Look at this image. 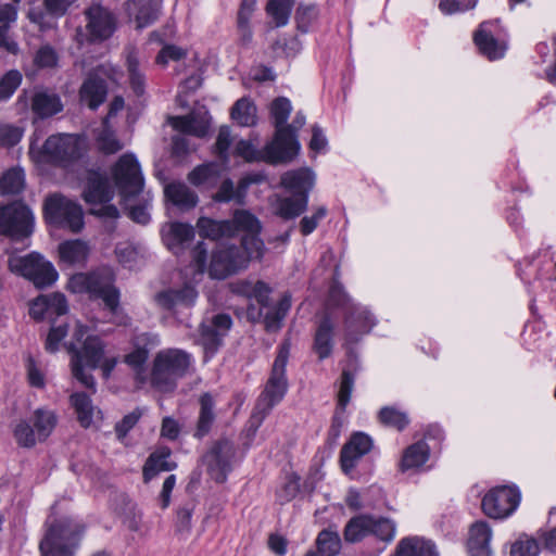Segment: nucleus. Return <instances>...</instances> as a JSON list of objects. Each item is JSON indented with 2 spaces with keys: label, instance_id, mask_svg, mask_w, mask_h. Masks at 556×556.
I'll return each instance as SVG.
<instances>
[{
  "label": "nucleus",
  "instance_id": "nucleus-1",
  "mask_svg": "<svg viewBox=\"0 0 556 556\" xmlns=\"http://www.w3.org/2000/svg\"><path fill=\"white\" fill-rule=\"evenodd\" d=\"M87 327L77 324L73 333V340L66 348L72 354L71 369L73 377L78 380L84 387L96 392V381L91 374L86 371L84 363L87 368L96 369L101 368L102 375L105 379L111 376V372L117 364L116 357L103 358L104 345L99 337L87 336Z\"/></svg>",
  "mask_w": 556,
  "mask_h": 556
},
{
  "label": "nucleus",
  "instance_id": "nucleus-2",
  "mask_svg": "<svg viewBox=\"0 0 556 556\" xmlns=\"http://www.w3.org/2000/svg\"><path fill=\"white\" fill-rule=\"evenodd\" d=\"M291 110V102L287 98L280 97L271 102L270 115L276 132L274 139L265 146V154L271 164L290 162L300 150L291 126H286Z\"/></svg>",
  "mask_w": 556,
  "mask_h": 556
},
{
  "label": "nucleus",
  "instance_id": "nucleus-3",
  "mask_svg": "<svg viewBox=\"0 0 556 556\" xmlns=\"http://www.w3.org/2000/svg\"><path fill=\"white\" fill-rule=\"evenodd\" d=\"M289 356L290 342L289 340H285L279 345L269 377L255 405L254 417L258 418L260 422L264 420L274 406L282 401L288 391L289 383L286 375V367Z\"/></svg>",
  "mask_w": 556,
  "mask_h": 556
},
{
  "label": "nucleus",
  "instance_id": "nucleus-4",
  "mask_svg": "<svg viewBox=\"0 0 556 556\" xmlns=\"http://www.w3.org/2000/svg\"><path fill=\"white\" fill-rule=\"evenodd\" d=\"M190 355L179 349L160 351L153 362L151 386L163 393L173 392L177 381L190 370Z\"/></svg>",
  "mask_w": 556,
  "mask_h": 556
},
{
  "label": "nucleus",
  "instance_id": "nucleus-5",
  "mask_svg": "<svg viewBox=\"0 0 556 556\" xmlns=\"http://www.w3.org/2000/svg\"><path fill=\"white\" fill-rule=\"evenodd\" d=\"M77 279L85 286L90 298L103 301L104 307L112 315V323L118 326L129 324V317L124 313L119 304L121 293L114 286V276L109 269L80 275Z\"/></svg>",
  "mask_w": 556,
  "mask_h": 556
},
{
  "label": "nucleus",
  "instance_id": "nucleus-6",
  "mask_svg": "<svg viewBox=\"0 0 556 556\" xmlns=\"http://www.w3.org/2000/svg\"><path fill=\"white\" fill-rule=\"evenodd\" d=\"M84 527L68 518L55 520L51 523L46 535L40 541L41 556H75Z\"/></svg>",
  "mask_w": 556,
  "mask_h": 556
},
{
  "label": "nucleus",
  "instance_id": "nucleus-7",
  "mask_svg": "<svg viewBox=\"0 0 556 556\" xmlns=\"http://www.w3.org/2000/svg\"><path fill=\"white\" fill-rule=\"evenodd\" d=\"M35 226L34 214L22 201L0 204V233L13 241L28 238Z\"/></svg>",
  "mask_w": 556,
  "mask_h": 556
},
{
  "label": "nucleus",
  "instance_id": "nucleus-8",
  "mask_svg": "<svg viewBox=\"0 0 556 556\" xmlns=\"http://www.w3.org/2000/svg\"><path fill=\"white\" fill-rule=\"evenodd\" d=\"M8 266L12 273L30 280L37 288L49 287L58 279L53 265L36 252L25 256H11Z\"/></svg>",
  "mask_w": 556,
  "mask_h": 556
},
{
  "label": "nucleus",
  "instance_id": "nucleus-9",
  "mask_svg": "<svg viewBox=\"0 0 556 556\" xmlns=\"http://www.w3.org/2000/svg\"><path fill=\"white\" fill-rule=\"evenodd\" d=\"M46 219L59 227L79 232L84 228V213L79 204L61 194L49 195L43 204Z\"/></svg>",
  "mask_w": 556,
  "mask_h": 556
},
{
  "label": "nucleus",
  "instance_id": "nucleus-10",
  "mask_svg": "<svg viewBox=\"0 0 556 556\" xmlns=\"http://www.w3.org/2000/svg\"><path fill=\"white\" fill-rule=\"evenodd\" d=\"M41 162L67 166L83 155L81 141L73 135H52L38 151Z\"/></svg>",
  "mask_w": 556,
  "mask_h": 556
},
{
  "label": "nucleus",
  "instance_id": "nucleus-11",
  "mask_svg": "<svg viewBox=\"0 0 556 556\" xmlns=\"http://www.w3.org/2000/svg\"><path fill=\"white\" fill-rule=\"evenodd\" d=\"M113 177L125 201L139 194L143 188V177L136 157L126 153L117 161Z\"/></svg>",
  "mask_w": 556,
  "mask_h": 556
},
{
  "label": "nucleus",
  "instance_id": "nucleus-12",
  "mask_svg": "<svg viewBox=\"0 0 556 556\" xmlns=\"http://www.w3.org/2000/svg\"><path fill=\"white\" fill-rule=\"evenodd\" d=\"M236 448L233 443L222 438L213 442L210 450L202 456V462L206 466L211 477L217 482L223 483L231 470V460Z\"/></svg>",
  "mask_w": 556,
  "mask_h": 556
},
{
  "label": "nucleus",
  "instance_id": "nucleus-13",
  "mask_svg": "<svg viewBox=\"0 0 556 556\" xmlns=\"http://www.w3.org/2000/svg\"><path fill=\"white\" fill-rule=\"evenodd\" d=\"M247 265L248 257L241 252L239 247H219L212 254L208 273L213 278L225 279L229 275L245 268Z\"/></svg>",
  "mask_w": 556,
  "mask_h": 556
},
{
  "label": "nucleus",
  "instance_id": "nucleus-14",
  "mask_svg": "<svg viewBox=\"0 0 556 556\" xmlns=\"http://www.w3.org/2000/svg\"><path fill=\"white\" fill-rule=\"evenodd\" d=\"M520 493L510 486H500L490 491L482 500V509L491 518L508 517L517 508Z\"/></svg>",
  "mask_w": 556,
  "mask_h": 556
},
{
  "label": "nucleus",
  "instance_id": "nucleus-15",
  "mask_svg": "<svg viewBox=\"0 0 556 556\" xmlns=\"http://www.w3.org/2000/svg\"><path fill=\"white\" fill-rule=\"evenodd\" d=\"M85 16L86 28L91 41L105 40L115 31L116 18L108 8L93 4L85 10Z\"/></svg>",
  "mask_w": 556,
  "mask_h": 556
},
{
  "label": "nucleus",
  "instance_id": "nucleus-16",
  "mask_svg": "<svg viewBox=\"0 0 556 556\" xmlns=\"http://www.w3.org/2000/svg\"><path fill=\"white\" fill-rule=\"evenodd\" d=\"M372 448L371 438L364 432H355L342 446L340 452V464L344 473H350L358 460Z\"/></svg>",
  "mask_w": 556,
  "mask_h": 556
},
{
  "label": "nucleus",
  "instance_id": "nucleus-17",
  "mask_svg": "<svg viewBox=\"0 0 556 556\" xmlns=\"http://www.w3.org/2000/svg\"><path fill=\"white\" fill-rule=\"evenodd\" d=\"M30 109L37 118L45 119L61 113L64 105L54 90L36 87L30 97Z\"/></svg>",
  "mask_w": 556,
  "mask_h": 556
},
{
  "label": "nucleus",
  "instance_id": "nucleus-18",
  "mask_svg": "<svg viewBox=\"0 0 556 556\" xmlns=\"http://www.w3.org/2000/svg\"><path fill=\"white\" fill-rule=\"evenodd\" d=\"M124 10L136 28L142 29L153 24L161 14V3L156 0H128Z\"/></svg>",
  "mask_w": 556,
  "mask_h": 556
},
{
  "label": "nucleus",
  "instance_id": "nucleus-19",
  "mask_svg": "<svg viewBox=\"0 0 556 556\" xmlns=\"http://www.w3.org/2000/svg\"><path fill=\"white\" fill-rule=\"evenodd\" d=\"M210 119L208 112L204 108H201L193 110L190 114L185 116L169 117V124L179 132L201 138L208 131Z\"/></svg>",
  "mask_w": 556,
  "mask_h": 556
},
{
  "label": "nucleus",
  "instance_id": "nucleus-20",
  "mask_svg": "<svg viewBox=\"0 0 556 556\" xmlns=\"http://www.w3.org/2000/svg\"><path fill=\"white\" fill-rule=\"evenodd\" d=\"M198 298L197 290L189 285L180 289H165L154 294L155 304L167 311H174L178 306L189 307L194 304Z\"/></svg>",
  "mask_w": 556,
  "mask_h": 556
},
{
  "label": "nucleus",
  "instance_id": "nucleus-21",
  "mask_svg": "<svg viewBox=\"0 0 556 556\" xmlns=\"http://www.w3.org/2000/svg\"><path fill=\"white\" fill-rule=\"evenodd\" d=\"M86 180L83 197L87 203H108L113 199L114 190L106 176L97 170H89Z\"/></svg>",
  "mask_w": 556,
  "mask_h": 556
},
{
  "label": "nucleus",
  "instance_id": "nucleus-22",
  "mask_svg": "<svg viewBox=\"0 0 556 556\" xmlns=\"http://www.w3.org/2000/svg\"><path fill=\"white\" fill-rule=\"evenodd\" d=\"M344 326L348 340L355 342L371 329L374 319L366 308L353 304L345 311Z\"/></svg>",
  "mask_w": 556,
  "mask_h": 556
},
{
  "label": "nucleus",
  "instance_id": "nucleus-23",
  "mask_svg": "<svg viewBox=\"0 0 556 556\" xmlns=\"http://www.w3.org/2000/svg\"><path fill=\"white\" fill-rule=\"evenodd\" d=\"M106 94V83L97 74V71L88 75L79 90L81 102L91 110H97L105 101Z\"/></svg>",
  "mask_w": 556,
  "mask_h": 556
},
{
  "label": "nucleus",
  "instance_id": "nucleus-24",
  "mask_svg": "<svg viewBox=\"0 0 556 556\" xmlns=\"http://www.w3.org/2000/svg\"><path fill=\"white\" fill-rule=\"evenodd\" d=\"M491 538L492 530L485 521H477L471 525L467 542L470 556H492Z\"/></svg>",
  "mask_w": 556,
  "mask_h": 556
},
{
  "label": "nucleus",
  "instance_id": "nucleus-25",
  "mask_svg": "<svg viewBox=\"0 0 556 556\" xmlns=\"http://www.w3.org/2000/svg\"><path fill=\"white\" fill-rule=\"evenodd\" d=\"M315 182V176L308 168L289 170L281 176V186L292 191L295 195H308Z\"/></svg>",
  "mask_w": 556,
  "mask_h": 556
},
{
  "label": "nucleus",
  "instance_id": "nucleus-26",
  "mask_svg": "<svg viewBox=\"0 0 556 556\" xmlns=\"http://www.w3.org/2000/svg\"><path fill=\"white\" fill-rule=\"evenodd\" d=\"M334 324L329 315H325L316 329L313 350L320 361L330 356L333 348Z\"/></svg>",
  "mask_w": 556,
  "mask_h": 556
},
{
  "label": "nucleus",
  "instance_id": "nucleus-27",
  "mask_svg": "<svg viewBox=\"0 0 556 556\" xmlns=\"http://www.w3.org/2000/svg\"><path fill=\"white\" fill-rule=\"evenodd\" d=\"M486 25V22L480 24L473 35V41L479 51L489 60L501 59L505 53L506 47L504 43L498 42L493 35L488 31Z\"/></svg>",
  "mask_w": 556,
  "mask_h": 556
},
{
  "label": "nucleus",
  "instance_id": "nucleus-28",
  "mask_svg": "<svg viewBox=\"0 0 556 556\" xmlns=\"http://www.w3.org/2000/svg\"><path fill=\"white\" fill-rule=\"evenodd\" d=\"M199 416L193 435L197 439H202L210 433L216 418L214 412L215 401L212 394L208 392L203 393L199 397Z\"/></svg>",
  "mask_w": 556,
  "mask_h": 556
},
{
  "label": "nucleus",
  "instance_id": "nucleus-29",
  "mask_svg": "<svg viewBox=\"0 0 556 556\" xmlns=\"http://www.w3.org/2000/svg\"><path fill=\"white\" fill-rule=\"evenodd\" d=\"M193 236L194 230L190 225L173 223L169 225L168 231L164 235V242L172 252L179 254L180 251L191 242Z\"/></svg>",
  "mask_w": 556,
  "mask_h": 556
},
{
  "label": "nucleus",
  "instance_id": "nucleus-30",
  "mask_svg": "<svg viewBox=\"0 0 556 556\" xmlns=\"http://www.w3.org/2000/svg\"><path fill=\"white\" fill-rule=\"evenodd\" d=\"M307 194L302 197H276L274 212L283 219H293L300 216L307 207Z\"/></svg>",
  "mask_w": 556,
  "mask_h": 556
},
{
  "label": "nucleus",
  "instance_id": "nucleus-31",
  "mask_svg": "<svg viewBox=\"0 0 556 556\" xmlns=\"http://www.w3.org/2000/svg\"><path fill=\"white\" fill-rule=\"evenodd\" d=\"M165 197L177 207L188 211L198 203V195L182 182H172L165 187Z\"/></svg>",
  "mask_w": 556,
  "mask_h": 556
},
{
  "label": "nucleus",
  "instance_id": "nucleus-32",
  "mask_svg": "<svg viewBox=\"0 0 556 556\" xmlns=\"http://www.w3.org/2000/svg\"><path fill=\"white\" fill-rule=\"evenodd\" d=\"M169 448H162L152 453L143 466V480L149 482L161 471H170L176 468V463L169 462Z\"/></svg>",
  "mask_w": 556,
  "mask_h": 556
},
{
  "label": "nucleus",
  "instance_id": "nucleus-33",
  "mask_svg": "<svg viewBox=\"0 0 556 556\" xmlns=\"http://www.w3.org/2000/svg\"><path fill=\"white\" fill-rule=\"evenodd\" d=\"M395 556H438V553L430 541L415 536L401 540Z\"/></svg>",
  "mask_w": 556,
  "mask_h": 556
},
{
  "label": "nucleus",
  "instance_id": "nucleus-34",
  "mask_svg": "<svg viewBox=\"0 0 556 556\" xmlns=\"http://www.w3.org/2000/svg\"><path fill=\"white\" fill-rule=\"evenodd\" d=\"M370 526L372 525V516L357 515L351 518L344 527L343 538L348 543H357L370 535Z\"/></svg>",
  "mask_w": 556,
  "mask_h": 556
},
{
  "label": "nucleus",
  "instance_id": "nucleus-35",
  "mask_svg": "<svg viewBox=\"0 0 556 556\" xmlns=\"http://www.w3.org/2000/svg\"><path fill=\"white\" fill-rule=\"evenodd\" d=\"M59 254L62 262L68 265H79L86 262L89 248L79 239L68 240L59 245Z\"/></svg>",
  "mask_w": 556,
  "mask_h": 556
},
{
  "label": "nucleus",
  "instance_id": "nucleus-36",
  "mask_svg": "<svg viewBox=\"0 0 556 556\" xmlns=\"http://www.w3.org/2000/svg\"><path fill=\"white\" fill-rule=\"evenodd\" d=\"M197 228L201 237L212 240L232 236V223L230 220L217 222L201 217L197 223Z\"/></svg>",
  "mask_w": 556,
  "mask_h": 556
},
{
  "label": "nucleus",
  "instance_id": "nucleus-37",
  "mask_svg": "<svg viewBox=\"0 0 556 556\" xmlns=\"http://www.w3.org/2000/svg\"><path fill=\"white\" fill-rule=\"evenodd\" d=\"M429 458V446L419 441L408 446L402 457L401 470L406 471L409 469L422 466Z\"/></svg>",
  "mask_w": 556,
  "mask_h": 556
},
{
  "label": "nucleus",
  "instance_id": "nucleus-38",
  "mask_svg": "<svg viewBox=\"0 0 556 556\" xmlns=\"http://www.w3.org/2000/svg\"><path fill=\"white\" fill-rule=\"evenodd\" d=\"M126 61L130 88L137 97H140L144 93L147 79L140 68L137 52L135 50L129 51Z\"/></svg>",
  "mask_w": 556,
  "mask_h": 556
},
{
  "label": "nucleus",
  "instance_id": "nucleus-39",
  "mask_svg": "<svg viewBox=\"0 0 556 556\" xmlns=\"http://www.w3.org/2000/svg\"><path fill=\"white\" fill-rule=\"evenodd\" d=\"M230 222L232 223V235L236 231H242L244 235H260L262 230L258 218L247 210L235 211Z\"/></svg>",
  "mask_w": 556,
  "mask_h": 556
},
{
  "label": "nucleus",
  "instance_id": "nucleus-40",
  "mask_svg": "<svg viewBox=\"0 0 556 556\" xmlns=\"http://www.w3.org/2000/svg\"><path fill=\"white\" fill-rule=\"evenodd\" d=\"M71 404L74 407L77 419L84 428H88L92 424L94 406L90 397L83 392L71 395Z\"/></svg>",
  "mask_w": 556,
  "mask_h": 556
},
{
  "label": "nucleus",
  "instance_id": "nucleus-41",
  "mask_svg": "<svg viewBox=\"0 0 556 556\" xmlns=\"http://www.w3.org/2000/svg\"><path fill=\"white\" fill-rule=\"evenodd\" d=\"M231 117L241 126L256 123V106L247 98L239 99L231 109Z\"/></svg>",
  "mask_w": 556,
  "mask_h": 556
},
{
  "label": "nucleus",
  "instance_id": "nucleus-42",
  "mask_svg": "<svg viewBox=\"0 0 556 556\" xmlns=\"http://www.w3.org/2000/svg\"><path fill=\"white\" fill-rule=\"evenodd\" d=\"M25 188V174L21 168H11L0 178L2 194H18Z\"/></svg>",
  "mask_w": 556,
  "mask_h": 556
},
{
  "label": "nucleus",
  "instance_id": "nucleus-43",
  "mask_svg": "<svg viewBox=\"0 0 556 556\" xmlns=\"http://www.w3.org/2000/svg\"><path fill=\"white\" fill-rule=\"evenodd\" d=\"M295 0H269L266 5L267 14L275 21L276 26L288 24Z\"/></svg>",
  "mask_w": 556,
  "mask_h": 556
},
{
  "label": "nucleus",
  "instance_id": "nucleus-44",
  "mask_svg": "<svg viewBox=\"0 0 556 556\" xmlns=\"http://www.w3.org/2000/svg\"><path fill=\"white\" fill-rule=\"evenodd\" d=\"M318 553L323 556H334L341 549V539L337 531L323 530L316 540Z\"/></svg>",
  "mask_w": 556,
  "mask_h": 556
},
{
  "label": "nucleus",
  "instance_id": "nucleus-45",
  "mask_svg": "<svg viewBox=\"0 0 556 556\" xmlns=\"http://www.w3.org/2000/svg\"><path fill=\"white\" fill-rule=\"evenodd\" d=\"M99 150L105 154H114L123 149V143L116 138L115 134L108 125V118L102 123V129L97 136Z\"/></svg>",
  "mask_w": 556,
  "mask_h": 556
},
{
  "label": "nucleus",
  "instance_id": "nucleus-46",
  "mask_svg": "<svg viewBox=\"0 0 556 556\" xmlns=\"http://www.w3.org/2000/svg\"><path fill=\"white\" fill-rule=\"evenodd\" d=\"M56 424L55 415L52 412L37 409L34 414V426L38 440H46Z\"/></svg>",
  "mask_w": 556,
  "mask_h": 556
},
{
  "label": "nucleus",
  "instance_id": "nucleus-47",
  "mask_svg": "<svg viewBox=\"0 0 556 556\" xmlns=\"http://www.w3.org/2000/svg\"><path fill=\"white\" fill-rule=\"evenodd\" d=\"M540 546L535 539L522 534L510 546L509 556H539Z\"/></svg>",
  "mask_w": 556,
  "mask_h": 556
},
{
  "label": "nucleus",
  "instance_id": "nucleus-48",
  "mask_svg": "<svg viewBox=\"0 0 556 556\" xmlns=\"http://www.w3.org/2000/svg\"><path fill=\"white\" fill-rule=\"evenodd\" d=\"M318 10L315 4L300 3L295 12V22L298 29L305 34L308 31L312 23L317 18Z\"/></svg>",
  "mask_w": 556,
  "mask_h": 556
},
{
  "label": "nucleus",
  "instance_id": "nucleus-49",
  "mask_svg": "<svg viewBox=\"0 0 556 556\" xmlns=\"http://www.w3.org/2000/svg\"><path fill=\"white\" fill-rule=\"evenodd\" d=\"M22 83V74L17 70L7 72L0 78V101H5L12 97Z\"/></svg>",
  "mask_w": 556,
  "mask_h": 556
},
{
  "label": "nucleus",
  "instance_id": "nucleus-50",
  "mask_svg": "<svg viewBox=\"0 0 556 556\" xmlns=\"http://www.w3.org/2000/svg\"><path fill=\"white\" fill-rule=\"evenodd\" d=\"M242 249L241 252L250 260H261L265 252V245L258 235H244L242 237Z\"/></svg>",
  "mask_w": 556,
  "mask_h": 556
},
{
  "label": "nucleus",
  "instance_id": "nucleus-51",
  "mask_svg": "<svg viewBox=\"0 0 556 556\" xmlns=\"http://www.w3.org/2000/svg\"><path fill=\"white\" fill-rule=\"evenodd\" d=\"M379 420L383 425L394 427L397 430H403L408 425V418L405 413L389 406L380 409Z\"/></svg>",
  "mask_w": 556,
  "mask_h": 556
},
{
  "label": "nucleus",
  "instance_id": "nucleus-52",
  "mask_svg": "<svg viewBox=\"0 0 556 556\" xmlns=\"http://www.w3.org/2000/svg\"><path fill=\"white\" fill-rule=\"evenodd\" d=\"M14 438L20 446L33 447L37 440V433L27 421H20L14 429Z\"/></svg>",
  "mask_w": 556,
  "mask_h": 556
},
{
  "label": "nucleus",
  "instance_id": "nucleus-53",
  "mask_svg": "<svg viewBox=\"0 0 556 556\" xmlns=\"http://www.w3.org/2000/svg\"><path fill=\"white\" fill-rule=\"evenodd\" d=\"M372 525L370 526V534L380 539L381 541H391L394 538L395 526L387 518H374Z\"/></svg>",
  "mask_w": 556,
  "mask_h": 556
},
{
  "label": "nucleus",
  "instance_id": "nucleus-54",
  "mask_svg": "<svg viewBox=\"0 0 556 556\" xmlns=\"http://www.w3.org/2000/svg\"><path fill=\"white\" fill-rule=\"evenodd\" d=\"M235 153L248 162H253L257 160H264L266 162H269L265 154V148L262 151H257L254 148V146L248 140L238 141L235 147Z\"/></svg>",
  "mask_w": 556,
  "mask_h": 556
},
{
  "label": "nucleus",
  "instance_id": "nucleus-55",
  "mask_svg": "<svg viewBox=\"0 0 556 556\" xmlns=\"http://www.w3.org/2000/svg\"><path fill=\"white\" fill-rule=\"evenodd\" d=\"M353 386H354L353 375L348 370H343V372L341 375L340 388H339V392H338V406L341 409H344L345 406L349 404L351 394L353 391Z\"/></svg>",
  "mask_w": 556,
  "mask_h": 556
},
{
  "label": "nucleus",
  "instance_id": "nucleus-56",
  "mask_svg": "<svg viewBox=\"0 0 556 556\" xmlns=\"http://www.w3.org/2000/svg\"><path fill=\"white\" fill-rule=\"evenodd\" d=\"M201 338L206 351L215 352L220 345L223 336L212 324H203L201 326Z\"/></svg>",
  "mask_w": 556,
  "mask_h": 556
},
{
  "label": "nucleus",
  "instance_id": "nucleus-57",
  "mask_svg": "<svg viewBox=\"0 0 556 556\" xmlns=\"http://www.w3.org/2000/svg\"><path fill=\"white\" fill-rule=\"evenodd\" d=\"M23 136V129L11 124H0V144L3 147H13L20 142Z\"/></svg>",
  "mask_w": 556,
  "mask_h": 556
},
{
  "label": "nucleus",
  "instance_id": "nucleus-58",
  "mask_svg": "<svg viewBox=\"0 0 556 556\" xmlns=\"http://www.w3.org/2000/svg\"><path fill=\"white\" fill-rule=\"evenodd\" d=\"M142 416V410L136 408L131 413L124 416V418L115 425V432L119 440L124 439L127 433L136 426Z\"/></svg>",
  "mask_w": 556,
  "mask_h": 556
},
{
  "label": "nucleus",
  "instance_id": "nucleus-59",
  "mask_svg": "<svg viewBox=\"0 0 556 556\" xmlns=\"http://www.w3.org/2000/svg\"><path fill=\"white\" fill-rule=\"evenodd\" d=\"M67 334V326H52L45 343V349L49 353H55L59 350L60 343Z\"/></svg>",
  "mask_w": 556,
  "mask_h": 556
},
{
  "label": "nucleus",
  "instance_id": "nucleus-60",
  "mask_svg": "<svg viewBox=\"0 0 556 556\" xmlns=\"http://www.w3.org/2000/svg\"><path fill=\"white\" fill-rule=\"evenodd\" d=\"M194 510L193 503H187L178 508L176 529L179 533L188 534L191 530V517Z\"/></svg>",
  "mask_w": 556,
  "mask_h": 556
},
{
  "label": "nucleus",
  "instance_id": "nucleus-61",
  "mask_svg": "<svg viewBox=\"0 0 556 556\" xmlns=\"http://www.w3.org/2000/svg\"><path fill=\"white\" fill-rule=\"evenodd\" d=\"M478 0H440L439 9L444 14H454L473 9Z\"/></svg>",
  "mask_w": 556,
  "mask_h": 556
},
{
  "label": "nucleus",
  "instance_id": "nucleus-62",
  "mask_svg": "<svg viewBox=\"0 0 556 556\" xmlns=\"http://www.w3.org/2000/svg\"><path fill=\"white\" fill-rule=\"evenodd\" d=\"M58 55L50 46L41 47L34 58V63L39 68H51L56 65Z\"/></svg>",
  "mask_w": 556,
  "mask_h": 556
},
{
  "label": "nucleus",
  "instance_id": "nucleus-63",
  "mask_svg": "<svg viewBox=\"0 0 556 556\" xmlns=\"http://www.w3.org/2000/svg\"><path fill=\"white\" fill-rule=\"evenodd\" d=\"M216 175V166L213 164H205L195 167L189 175L188 179L192 185L199 186Z\"/></svg>",
  "mask_w": 556,
  "mask_h": 556
},
{
  "label": "nucleus",
  "instance_id": "nucleus-64",
  "mask_svg": "<svg viewBox=\"0 0 556 556\" xmlns=\"http://www.w3.org/2000/svg\"><path fill=\"white\" fill-rule=\"evenodd\" d=\"M327 210L324 206L317 208L312 216H304L300 222V230L303 236H308L318 226L319 222L326 216Z\"/></svg>",
  "mask_w": 556,
  "mask_h": 556
}]
</instances>
